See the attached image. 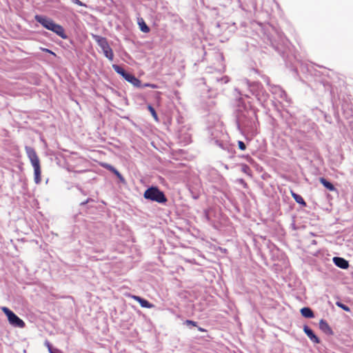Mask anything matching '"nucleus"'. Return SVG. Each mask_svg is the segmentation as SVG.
<instances>
[{
  "mask_svg": "<svg viewBox=\"0 0 353 353\" xmlns=\"http://www.w3.org/2000/svg\"><path fill=\"white\" fill-rule=\"evenodd\" d=\"M336 305L341 308L342 310H343L344 311H346V312H350V308L345 304L343 303L341 301H337L336 303Z\"/></svg>",
  "mask_w": 353,
  "mask_h": 353,
  "instance_id": "nucleus-26",
  "label": "nucleus"
},
{
  "mask_svg": "<svg viewBox=\"0 0 353 353\" xmlns=\"http://www.w3.org/2000/svg\"><path fill=\"white\" fill-rule=\"evenodd\" d=\"M41 50L43 51V52H47V53H49L50 54H52L54 56H56V54L52 52L51 50L50 49H48V48H41Z\"/></svg>",
  "mask_w": 353,
  "mask_h": 353,
  "instance_id": "nucleus-30",
  "label": "nucleus"
},
{
  "mask_svg": "<svg viewBox=\"0 0 353 353\" xmlns=\"http://www.w3.org/2000/svg\"><path fill=\"white\" fill-rule=\"evenodd\" d=\"M90 199H88L85 201L81 202V205H85V204H87L90 201Z\"/></svg>",
  "mask_w": 353,
  "mask_h": 353,
  "instance_id": "nucleus-35",
  "label": "nucleus"
},
{
  "mask_svg": "<svg viewBox=\"0 0 353 353\" xmlns=\"http://www.w3.org/2000/svg\"><path fill=\"white\" fill-rule=\"evenodd\" d=\"M148 109L150 111V112L151 113V114L152 115V117H154V119L156 121H157L158 120V116H157V112L155 111V109L151 105H148Z\"/></svg>",
  "mask_w": 353,
  "mask_h": 353,
  "instance_id": "nucleus-27",
  "label": "nucleus"
},
{
  "mask_svg": "<svg viewBox=\"0 0 353 353\" xmlns=\"http://www.w3.org/2000/svg\"><path fill=\"white\" fill-rule=\"evenodd\" d=\"M138 24L139 26V28L141 31L144 33H148L150 32V28L145 23L143 19H139Z\"/></svg>",
  "mask_w": 353,
  "mask_h": 353,
  "instance_id": "nucleus-23",
  "label": "nucleus"
},
{
  "mask_svg": "<svg viewBox=\"0 0 353 353\" xmlns=\"http://www.w3.org/2000/svg\"><path fill=\"white\" fill-rule=\"evenodd\" d=\"M205 218H206L208 220H209V219H210V218H209V214H208V212H207V211H205Z\"/></svg>",
  "mask_w": 353,
  "mask_h": 353,
  "instance_id": "nucleus-36",
  "label": "nucleus"
},
{
  "mask_svg": "<svg viewBox=\"0 0 353 353\" xmlns=\"http://www.w3.org/2000/svg\"><path fill=\"white\" fill-rule=\"evenodd\" d=\"M332 261L336 266H337L341 269L345 270V269L348 268V267H349L348 261L342 257L334 256L333 258Z\"/></svg>",
  "mask_w": 353,
  "mask_h": 353,
  "instance_id": "nucleus-16",
  "label": "nucleus"
},
{
  "mask_svg": "<svg viewBox=\"0 0 353 353\" xmlns=\"http://www.w3.org/2000/svg\"><path fill=\"white\" fill-rule=\"evenodd\" d=\"M131 297L134 300L137 301L142 307L152 308L154 307V305L152 303H150L148 300L141 296L137 295H132Z\"/></svg>",
  "mask_w": 353,
  "mask_h": 353,
  "instance_id": "nucleus-17",
  "label": "nucleus"
},
{
  "mask_svg": "<svg viewBox=\"0 0 353 353\" xmlns=\"http://www.w3.org/2000/svg\"><path fill=\"white\" fill-rule=\"evenodd\" d=\"M235 91L241 96H244L247 98L250 97V94L254 95L262 105L267 101L269 97L268 93L264 90L261 83H250L247 79L241 81L239 88H236Z\"/></svg>",
  "mask_w": 353,
  "mask_h": 353,
  "instance_id": "nucleus-2",
  "label": "nucleus"
},
{
  "mask_svg": "<svg viewBox=\"0 0 353 353\" xmlns=\"http://www.w3.org/2000/svg\"><path fill=\"white\" fill-rule=\"evenodd\" d=\"M145 86L146 87H150V88H156L157 86L154 84H150V83H146L145 85Z\"/></svg>",
  "mask_w": 353,
  "mask_h": 353,
  "instance_id": "nucleus-33",
  "label": "nucleus"
},
{
  "mask_svg": "<svg viewBox=\"0 0 353 353\" xmlns=\"http://www.w3.org/2000/svg\"><path fill=\"white\" fill-rule=\"evenodd\" d=\"M1 310L8 317V320L10 325L14 327L23 328L25 326L24 321L15 314L12 310L7 307H2Z\"/></svg>",
  "mask_w": 353,
  "mask_h": 353,
  "instance_id": "nucleus-10",
  "label": "nucleus"
},
{
  "mask_svg": "<svg viewBox=\"0 0 353 353\" xmlns=\"http://www.w3.org/2000/svg\"><path fill=\"white\" fill-rule=\"evenodd\" d=\"M25 150L32 167L40 165V161L34 149L30 146H26Z\"/></svg>",
  "mask_w": 353,
  "mask_h": 353,
  "instance_id": "nucleus-12",
  "label": "nucleus"
},
{
  "mask_svg": "<svg viewBox=\"0 0 353 353\" xmlns=\"http://www.w3.org/2000/svg\"><path fill=\"white\" fill-rule=\"evenodd\" d=\"M178 138L184 145H187L191 142V134L186 132V128H185L179 130Z\"/></svg>",
  "mask_w": 353,
  "mask_h": 353,
  "instance_id": "nucleus-13",
  "label": "nucleus"
},
{
  "mask_svg": "<svg viewBox=\"0 0 353 353\" xmlns=\"http://www.w3.org/2000/svg\"><path fill=\"white\" fill-rule=\"evenodd\" d=\"M209 141L212 145L217 147L226 148L225 141L228 139V134L223 132L220 125L208 128Z\"/></svg>",
  "mask_w": 353,
  "mask_h": 353,
  "instance_id": "nucleus-4",
  "label": "nucleus"
},
{
  "mask_svg": "<svg viewBox=\"0 0 353 353\" xmlns=\"http://www.w3.org/2000/svg\"><path fill=\"white\" fill-rule=\"evenodd\" d=\"M112 68L117 73L120 74L125 80L132 84L134 86L137 88L141 87V81L138 78H137L134 74L126 72L121 65L117 64H113Z\"/></svg>",
  "mask_w": 353,
  "mask_h": 353,
  "instance_id": "nucleus-8",
  "label": "nucleus"
},
{
  "mask_svg": "<svg viewBox=\"0 0 353 353\" xmlns=\"http://www.w3.org/2000/svg\"><path fill=\"white\" fill-rule=\"evenodd\" d=\"M34 179L37 184L41 182V167L40 165L34 166Z\"/></svg>",
  "mask_w": 353,
  "mask_h": 353,
  "instance_id": "nucleus-22",
  "label": "nucleus"
},
{
  "mask_svg": "<svg viewBox=\"0 0 353 353\" xmlns=\"http://www.w3.org/2000/svg\"><path fill=\"white\" fill-rule=\"evenodd\" d=\"M291 194L292 198L295 200V201L300 204L301 205L305 207L306 206V202L304 201L303 198L299 194H296L292 191H291Z\"/></svg>",
  "mask_w": 353,
  "mask_h": 353,
  "instance_id": "nucleus-21",
  "label": "nucleus"
},
{
  "mask_svg": "<svg viewBox=\"0 0 353 353\" xmlns=\"http://www.w3.org/2000/svg\"><path fill=\"white\" fill-rule=\"evenodd\" d=\"M225 145H226V148L219 147V148H221V150H223L224 151H226L228 153L230 157H233V155L234 154V150L233 148L229 144L228 139L225 141Z\"/></svg>",
  "mask_w": 353,
  "mask_h": 353,
  "instance_id": "nucleus-24",
  "label": "nucleus"
},
{
  "mask_svg": "<svg viewBox=\"0 0 353 353\" xmlns=\"http://www.w3.org/2000/svg\"><path fill=\"white\" fill-rule=\"evenodd\" d=\"M205 79L208 83V86L209 87V90H218L223 84L227 83L230 80L228 76H221L220 74L210 75Z\"/></svg>",
  "mask_w": 353,
  "mask_h": 353,
  "instance_id": "nucleus-7",
  "label": "nucleus"
},
{
  "mask_svg": "<svg viewBox=\"0 0 353 353\" xmlns=\"http://www.w3.org/2000/svg\"><path fill=\"white\" fill-rule=\"evenodd\" d=\"M242 170L244 172H247L248 170H250V168L248 165L243 164L242 165Z\"/></svg>",
  "mask_w": 353,
  "mask_h": 353,
  "instance_id": "nucleus-32",
  "label": "nucleus"
},
{
  "mask_svg": "<svg viewBox=\"0 0 353 353\" xmlns=\"http://www.w3.org/2000/svg\"><path fill=\"white\" fill-rule=\"evenodd\" d=\"M301 315L307 319H312L314 317V314L312 310L309 307H304L300 310Z\"/></svg>",
  "mask_w": 353,
  "mask_h": 353,
  "instance_id": "nucleus-19",
  "label": "nucleus"
},
{
  "mask_svg": "<svg viewBox=\"0 0 353 353\" xmlns=\"http://www.w3.org/2000/svg\"><path fill=\"white\" fill-rule=\"evenodd\" d=\"M45 345L47 347L49 353H55V352H59L58 349H53L51 343L48 341H46L44 343Z\"/></svg>",
  "mask_w": 353,
  "mask_h": 353,
  "instance_id": "nucleus-25",
  "label": "nucleus"
},
{
  "mask_svg": "<svg viewBox=\"0 0 353 353\" xmlns=\"http://www.w3.org/2000/svg\"><path fill=\"white\" fill-rule=\"evenodd\" d=\"M183 325H185L188 327H197V322L196 321H194L192 320H185L184 322H183Z\"/></svg>",
  "mask_w": 353,
  "mask_h": 353,
  "instance_id": "nucleus-28",
  "label": "nucleus"
},
{
  "mask_svg": "<svg viewBox=\"0 0 353 353\" xmlns=\"http://www.w3.org/2000/svg\"><path fill=\"white\" fill-rule=\"evenodd\" d=\"M196 327H197L198 330L200 331V332H207V330L205 329H204V328H203L201 327H199L197 325Z\"/></svg>",
  "mask_w": 353,
  "mask_h": 353,
  "instance_id": "nucleus-34",
  "label": "nucleus"
},
{
  "mask_svg": "<svg viewBox=\"0 0 353 353\" xmlns=\"http://www.w3.org/2000/svg\"><path fill=\"white\" fill-rule=\"evenodd\" d=\"M303 332L314 343H320L319 338L314 334L313 330L307 325L303 326Z\"/></svg>",
  "mask_w": 353,
  "mask_h": 353,
  "instance_id": "nucleus-14",
  "label": "nucleus"
},
{
  "mask_svg": "<svg viewBox=\"0 0 353 353\" xmlns=\"http://www.w3.org/2000/svg\"><path fill=\"white\" fill-rule=\"evenodd\" d=\"M316 243H317V242H316V240H312V241H311V244H312V245H316Z\"/></svg>",
  "mask_w": 353,
  "mask_h": 353,
  "instance_id": "nucleus-37",
  "label": "nucleus"
},
{
  "mask_svg": "<svg viewBox=\"0 0 353 353\" xmlns=\"http://www.w3.org/2000/svg\"><path fill=\"white\" fill-rule=\"evenodd\" d=\"M34 19L44 28L53 32L61 39H66L68 38L63 26L55 23L51 18L45 15L36 14Z\"/></svg>",
  "mask_w": 353,
  "mask_h": 353,
  "instance_id": "nucleus-3",
  "label": "nucleus"
},
{
  "mask_svg": "<svg viewBox=\"0 0 353 353\" xmlns=\"http://www.w3.org/2000/svg\"><path fill=\"white\" fill-rule=\"evenodd\" d=\"M341 109L344 117L349 120L350 123L353 122V105L350 101L344 100L341 105Z\"/></svg>",
  "mask_w": 353,
  "mask_h": 353,
  "instance_id": "nucleus-11",
  "label": "nucleus"
},
{
  "mask_svg": "<svg viewBox=\"0 0 353 353\" xmlns=\"http://www.w3.org/2000/svg\"><path fill=\"white\" fill-rule=\"evenodd\" d=\"M104 167L110 172H112V173H114V174H115L117 176L121 183H125V179L114 167L109 164H105Z\"/></svg>",
  "mask_w": 353,
  "mask_h": 353,
  "instance_id": "nucleus-18",
  "label": "nucleus"
},
{
  "mask_svg": "<svg viewBox=\"0 0 353 353\" xmlns=\"http://www.w3.org/2000/svg\"><path fill=\"white\" fill-rule=\"evenodd\" d=\"M241 99L239 98L235 112L237 128L241 133L253 137L256 134L258 123L256 110L241 101Z\"/></svg>",
  "mask_w": 353,
  "mask_h": 353,
  "instance_id": "nucleus-1",
  "label": "nucleus"
},
{
  "mask_svg": "<svg viewBox=\"0 0 353 353\" xmlns=\"http://www.w3.org/2000/svg\"><path fill=\"white\" fill-rule=\"evenodd\" d=\"M91 36L101 48L104 56L110 61H112L114 59V52L108 43L107 39L94 34H92Z\"/></svg>",
  "mask_w": 353,
  "mask_h": 353,
  "instance_id": "nucleus-6",
  "label": "nucleus"
},
{
  "mask_svg": "<svg viewBox=\"0 0 353 353\" xmlns=\"http://www.w3.org/2000/svg\"><path fill=\"white\" fill-rule=\"evenodd\" d=\"M72 2L75 4H77L80 6H85L84 3H83L80 0H72Z\"/></svg>",
  "mask_w": 353,
  "mask_h": 353,
  "instance_id": "nucleus-31",
  "label": "nucleus"
},
{
  "mask_svg": "<svg viewBox=\"0 0 353 353\" xmlns=\"http://www.w3.org/2000/svg\"><path fill=\"white\" fill-rule=\"evenodd\" d=\"M319 181L326 189L329 190L330 191H336L334 185L324 177H321L319 179Z\"/></svg>",
  "mask_w": 353,
  "mask_h": 353,
  "instance_id": "nucleus-20",
  "label": "nucleus"
},
{
  "mask_svg": "<svg viewBox=\"0 0 353 353\" xmlns=\"http://www.w3.org/2000/svg\"><path fill=\"white\" fill-rule=\"evenodd\" d=\"M238 146L241 150H245L246 149V145L242 141H238Z\"/></svg>",
  "mask_w": 353,
  "mask_h": 353,
  "instance_id": "nucleus-29",
  "label": "nucleus"
},
{
  "mask_svg": "<svg viewBox=\"0 0 353 353\" xmlns=\"http://www.w3.org/2000/svg\"><path fill=\"white\" fill-rule=\"evenodd\" d=\"M320 330L327 335L332 336L334 334V332L331 327L328 325L326 321L321 319L319 321Z\"/></svg>",
  "mask_w": 353,
  "mask_h": 353,
  "instance_id": "nucleus-15",
  "label": "nucleus"
},
{
  "mask_svg": "<svg viewBox=\"0 0 353 353\" xmlns=\"http://www.w3.org/2000/svg\"><path fill=\"white\" fill-rule=\"evenodd\" d=\"M143 196L147 200L154 201L160 204H164L168 201L164 192L157 186L152 185L149 187L144 192Z\"/></svg>",
  "mask_w": 353,
  "mask_h": 353,
  "instance_id": "nucleus-5",
  "label": "nucleus"
},
{
  "mask_svg": "<svg viewBox=\"0 0 353 353\" xmlns=\"http://www.w3.org/2000/svg\"><path fill=\"white\" fill-rule=\"evenodd\" d=\"M265 81L270 86V91L274 95L275 99L289 102L286 92L279 85H270L268 77L265 78Z\"/></svg>",
  "mask_w": 353,
  "mask_h": 353,
  "instance_id": "nucleus-9",
  "label": "nucleus"
}]
</instances>
